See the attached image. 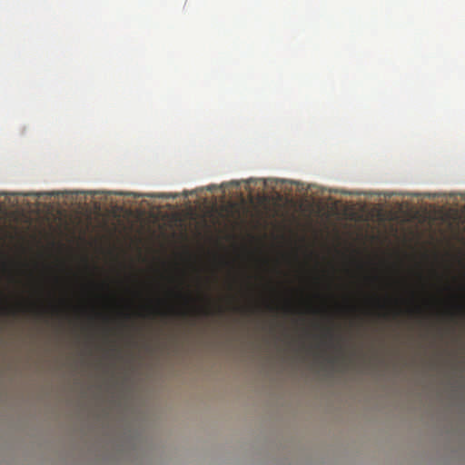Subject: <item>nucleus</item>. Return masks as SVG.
<instances>
[{
	"label": "nucleus",
	"mask_w": 465,
	"mask_h": 465,
	"mask_svg": "<svg viewBox=\"0 0 465 465\" xmlns=\"http://www.w3.org/2000/svg\"><path fill=\"white\" fill-rule=\"evenodd\" d=\"M2 311H4L5 313H9L11 312V310L7 307H2Z\"/></svg>",
	"instance_id": "obj_1"
},
{
	"label": "nucleus",
	"mask_w": 465,
	"mask_h": 465,
	"mask_svg": "<svg viewBox=\"0 0 465 465\" xmlns=\"http://www.w3.org/2000/svg\"><path fill=\"white\" fill-rule=\"evenodd\" d=\"M412 312H414L416 313H420V308L416 307V309H414V311H412Z\"/></svg>",
	"instance_id": "obj_2"
}]
</instances>
